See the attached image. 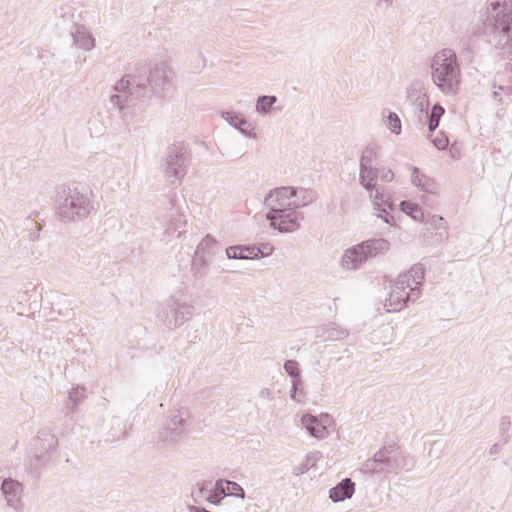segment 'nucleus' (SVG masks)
<instances>
[{"instance_id":"c9c22d12","label":"nucleus","mask_w":512,"mask_h":512,"mask_svg":"<svg viewBox=\"0 0 512 512\" xmlns=\"http://www.w3.org/2000/svg\"><path fill=\"white\" fill-rule=\"evenodd\" d=\"M444 112L445 110L441 105L435 104L432 107L430 114H428V112L426 113L429 118L428 126L430 131H434L438 127L440 118L442 117Z\"/></svg>"},{"instance_id":"a878e982","label":"nucleus","mask_w":512,"mask_h":512,"mask_svg":"<svg viewBox=\"0 0 512 512\" xmlns=\"http://www.w3.org/2000/svg\"><path fill=\"white\" fill-rule=\"evenodd\" d=\"M220 247L218 241L210 234H207L201 242L198 244L195 252L206 256L210 259H213V257L219 252Z\"/></svg>"},{"instance_id":"473e14b6","label":"nucleus","mask_w":512,"mask_h":512,"mask_svg":"<svg viewBox=\"0 0 512 512\" xmlns=\"http://www.w3.org/2000/svg\"><path fill=\"white\" fill-rule=\"evenodd\" d=\"M219 485L224 488L225 497L234 496L241 499L245 498V491L238 483L226 479H219Z\"/></svg>"},{"instance_id":"aec40b11","label":"nucleus","mask_w":512,"mask_h":512,"mask_svg":"<svg viewBox=\"0 0 512 512\" xmlns=\"http://www.w3.org/2000/svg\"><path fill=\"white\" fill-rule=\"evenodd\" d=\"M192 497L195 500L202 497L211 504H219L225 498V492L224 488L219 485L218 479L211 488H208L205 483L197 484V488L192 491Z\"/></svg>"},{"instance_id":"1a4fd4ad","label":"nucleus","mask_w":512,"mask_h":512,"mask_svg":"<svg viewBox=\"0 0 512 512\" xmlns=\"http://www.w3.org/2000/svg\"><path fill=\"white\" fill-rule=\"evenodd\" d=\"M193 429L191 414L186 409H174L170 411L163 430L159 434L162 442H177Z\"/></svg>"},{"instance_id":"39448f33","label":"nucleus","mask_w":512,"mask_h":512,"mask_svg":"<svg viewBox=\"0 0 512 512\" xmlns=\"http://www.w3.org/2000/svg\"><path fill=\"white\" fill-rule=\"evenodd\" d=\"M187 285L173 293L160 305L157 312L158 321L166 328L173 330L190 321L195 314V305L185 299Z\"/></svg>"},{"instance_id":"0eeeda50","label":"nucleus","mask_w":512,"mask_h":512,"mask_svg":"<svg viewBox=\"0 0 512 512\" xmlns=\"http://www.w3.org/2000/svg\"><path fill=\"white\" fill-rule=\"evenodd\" d=\"M390 242L384 238L370 239L345 250L341 265L346 270H356L367 260L385 254Z\"/></svg>"},{"instance_id":"6e6552de","label":"nucleus","mask_w":512,"mask_h":512,"mask_svg":"<svg viewBox=\"0 0 512 512\" xmlns=\"http://www.w3.org/2000/svg\"><path fill=\"white\" fill-rule=\"evenodd\" d=\"M58 440L49 430H41L32 443L33 456L29 468L33 473H39L47 467L57 455Z\"/></svg>"},{"instance_id":"9d476101","label":"nucleus","mask_w":512,"mask_h":512,"mask_svg":"<svg viewBox=\"0 0 512 512\" xmlns=\"http://www.w3.org/2000/svg\"><path fill=\"white\" fill-rule=\"evenodd\" d=\"M266 219L274 229L281 233H289L300 228L304 216L296 208H288L277 212H267Z\"/></svg>"},{"instance_id":"393cba45","label":"nucleus","mask_w":512,"mask_h":512,"mask_svg":"<svg viewBox=\"0 0 512 512\" xmlns=\"http://www.w3.org/2000/svg\"><path fill=\"white\" fill-rule=\"evenodd\" d=\"M277 102L278 98L275 95H261L256 99L255 112L262 117L269 116L276 111Z\"/></svg>"},{"instance_id":"9b49d317","label":"nucleus","mask_w":512,"mask_h":512,"mask_svg":"<svg viewBox=\"0 0 512 512\" xmlns=\"http://www.w3.org/2000/svg\"><path fill=\"white\" fill-rule=\"evenodd\" d=\"M359 182L367 191L373 190L381 183L393 180L394 174L387 167H377L374 162H360Z\"/></svg>"},{"instance_id":"412c9836","label":"nucleus","mask_w":512,"mask_h":512,"mask_svg":"<svg viewBox=\"0 0 512 512\" xmlns=\"http://www.w3.org/2000/svg\"><path fill=\"white\" fill-rule=\"evenodd\" d=\"M73 44L84 51H91L95 47V38L91 31L84 25H76L71 32Z\"/></svg>"},{"instance_id":"bb28decb","label":"nucleus","mask_w":512,"mask_h":512,"mask_svg":"<svg viewBox=\"0 0 512 512\" xmlns=\"http://www.w3.org/2000/svg\"><path fill=\"white\" fill-rule=\"evenodd\" d=\"M411 181L416 187L423 190L424 192L435 193L436 191L435 181L425 174H422L418 168H413Z\"/></svg>"},{"instance_id":"b1692460","label":"nucleus","mask_w":512,"mask_h":512,"mask_svg":"<svg viewBox=\"0 0 512 512\" xmlns=\"http://www.w3.org/2000/svg\"><path fill=\"white\" fill-rule=\"evenodd\" d=\"M355 491V483L350 478L341 480L329 491V498L333 502H340L350 499Z\"/></svg>"},{"instance_id":"58836bf2","label":"nucleus","mask_w":512,"mask_h":512,"mask_svg":"<svg viewBox=\"0 0 512 512\" xmlns=\"http://www.w3.org/2000/svg\"><path fill=\"white\" fill-rule=\"evenodd\" d=\"M493 98L494 100L503 103L505 97H510L512 95V86L510 85H501L496 87L494 85Z\"/></svg>"},{"instance_id":"72a5a7b5","label":"nucleus","mask_w":512,"mask_h":512,"mask_svg":"<svg viewBox=\"0 0 512 512\" xmlns=\"http://www.w3.org/2000/svg\"><path fill=\"white\" fill-rule=\"evenodd\" d=\"M400 208L405 214L410 216L415 221L422 222L424 220V213L417 204L410 201H402L400 203Z\"/></svg>"},{"instance_id":"423d86ee","label":"nucleus","mask_w":512,"mask_h":512,"mask_svg":"<svg viewBox=\"0 0 512 512\" xmlns=\"http://www.w3.org/2000/svg\"><path fill=\"white\" fill-rule=\"evenodd\" d=\"M406 456L395 444L385 445L371 458L367 459L361 467L367 474L396 473L406 467Z\"/></svg>"},{"instance_id":"20e7f679","label":"nucleus","mask_w":512,"mask_h":512,"mask_svg":"<svg viewBox=\"0 0 512 512\" xmlns=\"http://www.w3.org/2000/svg\"><path fill=\"white\" fill-rule=\"evenodd\" d=\"M93 208L90 194L78 187L62 186L57 192L56 211L64 222L82 220Z\"/></svg>"},{"instance_id":"e433bc0d","label":"nucleus","mask_w":512,"mask_h":512,"mask_svg":"<svg viewBox=\"0 0 512 512\" xmlns=\"http://www.w3.org/2000/svg\"><path fill=\"white\" fill-rule=\"evenodd\" d=\"M316 462L315 454H308L304 462L298 464L293 469L294 475H302L309 470L310 467L314 466Z\"/></svg>"},{"instance_id":"4468645a","label":"nucleus","mask_w":512,"mask_h":512,"mask_svg":"<svg viewBox=\"0 0 512 512\" xmlns=\"http://www.w3.org/2000/svg\"><path fill=\"white\" fill-rule=\"evenodd\" d=\"M221 118L238 130L244 137L257 138L256 126L243 113L234 110L221 111Z\"/></svg>"},{"instance_id":"c03bdc74","label":"nucleus","mask_w":512,"mask_h":512,"mask_svg":"<svg viewBox=\"0 0 512 512\" xmlns=\"http://www.w3.org/2000/svg\"><path fill=\"white\" fill-rule=\"evenodd\" d=\"M206 65V59L205 57L203 56L202 53H198L195 57V60L194 62H192L190 64V68H191V71L193 72H200L203 70V68L205 67Z\"/></svg>"},{"instance_id":"4be33fe9","label":"nucleus","mask_w":512,"mask_h":512,"mask_svg":"<svg viewBox=\"0 0 512 512\" xmlns=\"http://www.w3.org/2000/svg\"><path fill=\"white\" fill-rule=\"evenodd\" d=\"M301 424L312 437L324 439L328 435L327 427L314 415L304 414Z\"/></svg>"},{"instance_id":"2f4dec72","label":"nucleus","mask_w":512,"mask_h":512,"mask_svg":"<svg viewBox=\"0 0 512 512\" xmlns=\"http://www.w3.org/2000/svg\"><path fill=\"white\" fill-rule=\"evenodd\" d=\"M85 398H86L85 387H83V386L73 387L69 391L66 407L70 410H75Z\"/></svg>"},{"instance_id":"37998d69","label":"nucleus","mask_w":512,"mask_h":512,"mask_svg":"<svg viewBox=\"0 0 512 512\" xmlns=\"http://www.w3.org/2000/svg\"><path fill=\"white\" fill-rule=\"evenodd\" d=\"M226 256L229 259H245V255L241 250V245H234L226 248Z\"/></svg>"},{"instance_id":"3c124183","label":"nucleus","mask_w":512,"mask_h":512,"mask_svg":"<svg viewBox=\"0 0 512 512\" xmlns=\"http://www.w3.org/2000/svg\"><path fill=\"white\" fill-rule=\"evenodd\" d=\"M447 140H439L438 142H435L436 146L438 148H444L446 145Z\"/></svg>"},{"instance_id":"2eb2a0df","label":"nucleus","mask_w":512,"mask_h":512,"mask_svg":"<svg viewBox=\"0 0 512 512\" xmlns=\"http://www.w3.org/2000/svg\"><path fill=\"white\" fill-rule=\"evenodd\" d=\"M294 187H279L271 191L264 200L269 212H277L292 207Z\"/></svg>"},{"instance_id":"5701e85b","label":"nucleus","mask_w":512,"mask_h":512,"mask_svg":"<svg viewBox=\"0 0 512 512\" xmlns=\"http://www.w3.org/2000/svg\"><path fill=\"white\" fill-rule=\"evenodd\" d=\"M163 173L170 185H179L186 174L184 162H165Z\"/></svg>"},{"instance_id":"ddd939ff","label":"nucleus","mask_w":512,"mask_h":512,"mask_svg":"<svg viewBox=\"0 0 512 512\" xmlns=\"http://www.w3.org/2000/svg\"><path fill=\"white\" fill-rule=\"evenodd\" d=\"M1 493L4 497L6 505L16 511H22L23 509V493L24 486L21 482L11 477L4 478L1 487Z\"/></svg>"},{"instance_id":"ea45409f","label":"nucleus","mask_w":512,"mask_h":512,"mask_svg":"<svg viewBox=\"0 0 512 512\" xmlns=\"http://www.w3.org/2000/svg\"><path fill=\"white\" fill-rule=\"evenodd\" d=\"M380 156V147L375 143H369L362 151L360 160H373Z\"/></svg>"},{"instance_id":"cd10ccee","label":"nucleus","mask_w":512,"mask_h":512,"mask_svg":"<svg viewBox=\"0 0 512 512\" xmlns=\"http://www.w3.org/2000/svg\"><path fill=\"white\" fill-rule=\"evenodd\" d=\"M316 198L315 191L306 188H294L292 207L298 209L311 204Z\"/></svg>"},{"instance_id":"f704fd0d","label":"nucleus","mask_w":512,"mask_h":512,"mask_svg":"<svg viewBox=\"0 0 512 512\" xmlns=\"http://www.w3.org/2000/svg\"><path fill=\"white\" fill-rule=\"evenodd\" d=\"M290 397L293 401L303 403L306 397L304 391V382L302 378L291 380Z\"/></svg>"},{"instance_id":"f03ea898","label":"nucleus","mask_w":512,"mask_h":512,"mask_svg":"<svg viewBox=\"0 0 512 512\" xmlns=\"http://www.w3.org/2000/svg\"><path fill=\"white\" fill-rule=\"evenodd\" d=\"M430 77L433 85L446 97H455L460 92L462 74L454 50L444 48L430 60Z\"/></svg>"},{"instance_id":"c85d7f7f","label":"nucleus","mask_w":512,"mask_h":512,"mask_svg":"<svg viewBox=\"0 0 512 512\" xmlns=\"http://www.w3.org/2000/svg\"><path fill=\"white\" fill-rule=\"evenodd\" d=\"M168 160H186L192 157L188 144L183 141H176L168 147Z\"/></svg>"},{"instance_id":"79ce46f5","label":"nucleus","mask_w":512,"mask_h":512,"mask_svg":"<svg viewBox=\"0 0 512 512\" xmlns=\"http://www.w3.org/2000/svg\"><path fill=\"white\" fill-rule=\"evenodd\" d=\"M241 250L245 255V259H259L265 254L256 246L241 245Z\"/></svg>"},{"instance_id":"f3484780","label":"nucleus","mask_w":512,"mask_h":512,"mask_svg":"<svg viewBox=\"0 0 512 512\" xmlns=\"http://www.w3.org/2000/svg\"><path fill=\"white\" fill-rule=\"evenodd\" d=\"M369 192L377 217L383 219L385 223L389 224L390 221L393 220V217L387 210V208L391 209V204L389 203V197L387 196L383 185H378Z\"/></svg>"},{"instance_id":"4c0bfd02","label":"nucleus","mask_w":512,"mask_h":512,"mask_svg":"<svg viewBox=\"0 0 512 512\" xmlns=\"http://www.w3.org/2000/svg\"><path fill=\"white\" fill-rule=\"evenodd\" d=\"M283 368L292 379L301 378L299 363L296 360H286Z\"/></svg>"},{"instance_id":"7c9ffc66","label":"nucleus","mask_w":512,"mask_h":512,"mask_svg":"<svg viewBox=\"0 0 512 512\" xmlns=\"http://www.w3.org/2000/svg\"><path fill=\"white\" fill-rule=\"evenodd\" d=\"M211 262L212 259L194 252L191 260V271L197 276H205Z\"/></svg>"},{"instance_id":"6ab92c4d","label":"nucleus","mask_w":512,"mask_h":512,"mask_svg":"<svg viewBox=\"0 0 512 512\" xmlns=\"http://www.w3.org/2000/svg\"><path fill=\"white\" fill-rule=\"evenodd\" d=\"M171 69L166 63L156 64L149 73V84L152 90L160 94L163 92L165 85L169 82Z\"/></svg>"},{"instance_id":"f8f14e48","label":"nucleus","mask_w":512,"mask_h":512,"mask_svg":"<svg viewBox=\"0 0 512 512\" xmlns=\"http://www.w3.org/2000/svg\"><path fill=\"white\" fill-rule=\"evenodd\" d=\"M114 90L117 94L111 96V103L118 106L121 111L124 109V104L127 102L128 97H139L142 95L144 88L140 85L135 77L127 75L119 80Z\"/></svg>"},{"instance_id":"a18cd8bd","label":"nucleus","mask_w":512,"mask_h":512,"mask_svg":"<svg viewBox=\"0 0 512 512\" xmlns=\"http://www.w3.org/2000/svg\"><path fill=\"white\" fill-rule=\"evenodd\" d=\"M105 127L101 123L89 122V131L91 136H100L104 133Z\"/></svg>"},{"instance_id":"8fccbe9b","label":"nucleus","mask_w":512,"mask_h":512,"mask_svg":"<svg viewBox=\"0 0 512 512\" xmlns=\"http://www.w3.org/2000/svg\"><path fill=\"white\" fill-rule=\"evenodd\" d=\"M501 450V445L500 444H494L492 445V447L490 448V454L493 455V454H497L499 453Z\"/></svg>"},{"instance_id":"a211bd4d","label":"nucleus","mask_w":512,"mask_h":512,"mask_svg":"<svg viewBox=\"0 0 512 512\" xmlns=\"http://www.w3.org/2000/svg\"><path fill=\"white\" fill-rule=\"evenodd\" d=\"M165 224L163 236L166 240L178 238L185 232L186 220L184 216L176 208H171Z\"/></svg>"},{"instance_id":"c756f323","label":"nucleus","mask_w":512,"mask_h":512,"mask_svg":"<svg viewBox=\"0 0 512 512\" xmlns=\"http://www.w3.org/2000/svg\"><path fill=\"white\" fill-rule=\"evenodd\" d=\"M52 308L58 312L59 315L67 316L71 308V301L66 294L55 292L51 295Z\"/></svg>"},{"instance_id":"dca6fc26","label":"nucleus","mask_w":512,"mask_h":512,"mask_svg":"<svg viewBox=\"0 0 512 512\" xmlns=\"http://www.w3.org/2000/svg\"><path fill=\"white\" fill-rule=\"evenodd\" d=\"M406 97L415 110L427 113L429 98L423 81L415 79L410 82L406 89Z\"/></svg>"},{"instance_id":"de8ad7c7","label":"nucleus","mask_w":512,"mask_h":512,"mask_svg":"<svg viewBox=\"0 0 512 512\" xmlns=\"http://www.w3.org/2000/svg\"><path fill=\"white\" fill-rule=\"evenodd\" d=\"M259 395L261 398L267 399V400H270L272 398V392L268 388L261 389Z\"/></svg>"},{"instance_id":"49530a36","label":"nucleus","mask_w":512,"mask_h":512,"mask_svg":"<svg viewBox=\"0 0 512 512\" xmlns=\"http://www.w3.org/2000/svg\"><path fill=\"white\" fill-rule=\"evenodd\" d=\"M348 336V332L346 330H337L333 328L330 332V337L336 340L343 339Z\"/></svg>"},{"instance_id":"09e8293b","label":"nucleus","mask_w":512,"mask_h":512,"mask_svg":"<svg viewBox=\"0 0 512 512\" xmlns=\"http://www.w3.org/2000/svg\"><path fill=\"white\" fill-rule=\"evenodd\" d=\"M188 510H189V512H210V511L206 510L205 508L194 506V505L188 506Z\"/></svg>"},{"instance_id":"a19ab883","label":"nucleus","mask_w":512,"mask_h":512,"mask_svg":"<svg viewBox=\"0 0 512 512\" xmlns=\"http://www.w3.org/2000/svg\"><path fill=\"white\" fill-rule=\"evenodd\" d=\"M386 125L388 129L394 134H400L401 132V121L398 115L394 112H389L387 116Z\"/></svg>"},{"instance_id":"7ed1b4c3","label":"nucleus","mask_w":512,"mask_h":512,"mask_svg":"<svg viewBox=\"0 0 512 512\" xmlns=\"http://www.w3.org/2000/svg\"><path fill=\"white\" fill-rule=\"evenodd\" d=\"M424 273L422 265H414L392 282L391 290L384 304L387 312H399L410 302H415L420 298Z\"/></svg>"},{"instance_id":"f257e3e1","label":"nucleus","mask_w":512,"mask_h":512,"mask_svg":"<svg viewBox=\"0 0 512 512\" xmlns=\"http://www.w3.org/2000/svg\"><path fill=\"white\" fill-rule=\"evenodd\" d=\"M481 20L489 41L512 60V0H486Z\"/></svg>"}]
</instances>
